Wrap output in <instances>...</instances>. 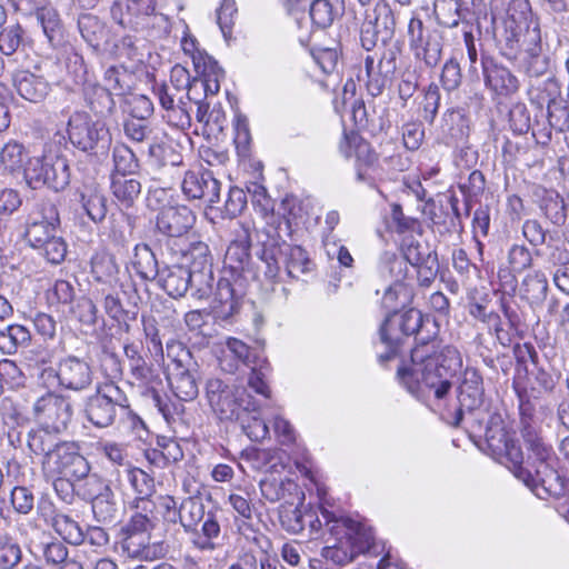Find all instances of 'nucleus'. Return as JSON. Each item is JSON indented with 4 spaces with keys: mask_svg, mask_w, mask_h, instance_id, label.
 Here are the masks:
<instances>
[{
    "mask_svg": "<svg viewBox=\"0 0 569 569\" xmlns=\"http://www.w3.org/2000/svg\"><path fill=\"white\" fill-rule=\"evenodd\" d=\"M159 286L172 298L183 297L190 288V270L183 264L166 266L158 277Z\"/></svg>",
    "mask_w": 569,
    "mask_h": 569,
    "instance_id": "nucleus-30",
    "label": "nucleus"
},
{
    "mask_svg": "<svg viewBox=\"0 0 569 569\" xmlns=\"http://www.w3.org/2000/svg\"><path fill=\"white\" fill-rule=\"evenodd\" d=\"M259 409V402L254 410H244V408H242V412H239V417L233 419L240 422L242 430L252 441H261L269 435V427L260 417Z\"/></svg>",
    "mask_w": 569,
    "mask_h": 569,
    "instance_id": "nucleus-40",
    "label": "nucleus"
},
{
    "mask_svg": "<svg viewBox=\"0 0 569 569\" xmlns=\"http://www.w3.org/2000/svg\"><path fill=\"white\" fill-rule=\"evenodd\" d=\"M220 532L221 528L216 515L209 511L203 518L201 533L196 529V532H192L194 537L191 539V542L200 551H212L217 546L214 539L220 536Z\"/></svg>",
    "mask_w": 569,
    "mask_h": 569,
    "instance_id": "nucleus-39",
    "label": "nucleus"
},
{
    "mask_svg": "<svg viewBox=\"0 0 569 569\" xmlns=\"http://www.w3.org/2000/svg\"><path fill=\"white\" fill-rule=\"evenodd\" d=\"M38 20L41 21L48 44L53 50L59 49L63 44L64 37L58 11L53 7L41 6L38 8Z\"/></svg>",
    "mask_w": 569,
    "mask_h": 569,
    "instance_id": "nucleus-34",
    "label": "nucleus"
},
{
    "mask_svg": "<svg viewBox=\"0 0 569 569\" xmlns=\"http://www.w3.org/2000/svg\"><path fill=\"white\" fill-rule=\"evenodd\" d=\"M130 76L126 70L110 67L104 72V86H102V89H107L112 96H122L130 87L128 82Z\"/></svg>",
    "mask_w": 569,
    "mask_h": 569,
    "instance_id": "nucleus-55",
    "label": "nucleus"
},
{
    "mask_svg": "<svg viewBox=\"0 0 569 569\" xmlns=\"http://www.w3.org/2000/svg\"><path fill=\"white\" fill-rule=\"evenodd\" d=\"M330 0H315L310 6V18L312 24L326 29L330 27L335 19L341 13L340 7Z\"/></svg>",
    "mask_w": 569,
    "mask_h": 569,
    "instance_id": "nucleus-45",
    "label": "nucleus"
},
{
    "mask_svg": "<svg viewBox=\"0 0 569 569\" xmlns=\"http://www.w3.org/2000/svg\"><path fill=\"white\" fill-rule=\"evenodd\" d=\"M206 516L204 503L199 497H189L179 507V522L188 533L196 532V528Z\"/></svg>",
    "mask_w": 569,
    "mask_h": 569,
    "instance_id": "nucleus-38",
    "label": "nucleus"
},
{
    "mask_svg": "<svg viewBox=\"0 0 569 569\" xmlns=\"http://www.w3.org/2000/svg\"><path fill=\"white\" fill-rule=\"evenodd\" d=\"M481 67L485 84L492 92L507 97L518 91L519 81L507 67L487 56L481 57Z\"/></svg>",
    "mask_w": 569,
    "mask_h": 569,
    "instance_id": "nucleus-23",
    "label": "nucleus"
},
{
    "mask_svg": "<svg viewBox=\"0 0 569 569\" xmlns=\"http://www.w3.org/2000/svg\"><path fill=\"white\" fill-rule=\"evenodd\" d=\"M409 47L415 59L426 68H436L442 59L443 37L440 31L425 30L423 22L412 17L408 24Z\"/></svg>",
    "mask_w": 569,
    "mask_h": 569,
    "instance_id": "nucleus-12",
    "label": "nucleus"
},
{
    "mask_svg": "<svg viewBox=\"0 0 569 569\" xmlns=\"http://www.w3.org/2000/svg\"><path fill=\"white\" fill-rule=\"evenodd\" d=\"M409 367L398 369L400 382L417 398L433 396L442 400L451 389V378L462 369L460 351L446 346L437 353L435 341L423 342L411 350Z\"/></svg>",
    "mask_w": 569,
    "mask_h": 569,
    "instance_id": "nucleus-2",
    "label": "nucleus"
},
{
    "mask_svg": "<svg viewBox=\"0 0 569 569\" xmlns=\"http://www.w3.org/2000/svg\"><path fill=\"white\" fill-rule=\"evenodd\" d=\"M540 209L551 223L563 224L567 218V210L563 198L553 190H545L540 200Z\"/></svg>",
    "mask_w": 569,
    "mask_h": 569,
    "instance_id": "nucleus-44",
    "label": "nucleus"
},
{
    "mask_svg": "<svg viewBox=\"0 0 569 569\" xmlns=\"http://www.w3.org/2000/svg\"><path fill=\"white\" fill-rule=\"evenodd\" d=\"M30 331L21 325H12L6 331H0V349L4 353H12L19 346L30 342Z\"/></svg>",
    "mask_w": 569,
    "mask_h": 569,
    "instance_id": "nucleus-50",
    "label": "nucleus"
},
{
    "mask_svg": "<svg viewBox=\"0 0 569 569\" xmlns=\"http://www.w3.org/2000/svg\"><path fill=\"white\" fill-rule=\"evenodd\" d=\"M508 263L512 272H522L532 264V256L523 244L515 243L508 250Z\"/></svg>",
    "mask_w": 569,
    "mask_h": 569,
    "instance_id": "nucleus-64",
    "label": "nucleus"
},
{
    "mask_svg": "<svg viewBox=\"0 0 569 569\" xmlns=\"http://www.w3.org/2000/svg\"><path fill=\"white\" fill-rule=\"evenodd\" d=\"M57 391L43 388L38 379V428L48 435L63 431L71 418L70 403Z\"/></svg>",
    "mask_w": 569,
    "mask_h": 569,
    "instance_id": "nucleus-11",
    "label": "nucleus"
},
{
    "mask_svg": "<svg viewBox=\"0 0 569 569\" xmlns=\"http://www.w3.org/2000/svg\"><path fill=\"white\" fill-rule=\"evenodd\" d=\"M417 271V281L420 287H430L437 278L439 261L437 252H428L425 261L413 267Z\"/></svg>",
    "mask_w": 569,
    "mask_h": 569,
    "instance_id": "nucleus-58",
    "label": "nucleus"
},
{
    "mask_svg": "<svg viewBox=\"0 0 569 569\" xmlns=\"http://www.w3.org/2000/svg\"><path fill=\"white\" fill-rule=\"evenodd\" d=\"M296 505H281L279 508V521L281 528L291 535L300 533L305 529L306 511L303 512L299 506Z\"/></svg>",
    "mask_w": 569,
    "mask_h": 569,
    "instance_id": "nucleus-47",
    "label": "nucleus"
},
{
    "mask_svg": "<svg viewBox=\"0 0 569 569\" xmlns=\"http://www.w3.org/2000/svg\"><path fill=\"white\" fill-rule=\"evenodd\" d=\"M38 335H41L44 340L49 339L52 342L51 345H48L46 356H40L41 352L38 350V365L41 363L42 366H46L51 362V357L57 348L56 321L52 316L38 313Z\"/></svg>",
    "mask_w": 569,
    "mask_h": 569,
    "instance_id": "nucleus-53",
    "label": "nucleus"
},
{
    "mask_svg": "<svg viewBox=\"0 0 569 569\" xmlns=\"http://www.w3.org/2000/svg\"><path fill=\"white\" fill-rule=\"evenodd\" d=\"M246 286V281L223 272L216 286L213 284L209 298L216 318L227 320L238 311Z\"/></svg>",
    "mask_w": 569,
    "mask_h": 569,
    "instance_id": "nucleus-17",
    "label": "nucleus"
},
{
    "mask_svg": "<svg viewBox=\"0 0 569 569\" xmlns=\"http://www.w3.org/2000/svg\"><path fill=\"white\" fill-rule=\"evenodd\" d=\"M128 112L131 118L148 120L153 113V103L144 94H131L126 100Z\"/></svg>",
    "mask_w": 569,
    "mask_h": 569,
    "instance_id": "nucleus-62",
    "label": "nucleus"
},
{
    "mask_svg": "<svg viewBox=\"0 0 569 569\" xmlns=\"http://www.w3.org/2000/svg\"><path fill=\"white\" fill-rule=\"evenodd\" d=\"M148 153L159 166L178 167L182 164L183 158L169 142L159 141L149 146Z\"/></svg>",
    "mask_w": 569,
    "mask_h": 569,
    "instance_id": "nucleus-51",
    "label": "nucleus"
},
{
    "mask_svg": "<svg viewBox=\"0 0 569 569\" xmlns=\"http://www.w3.org/2000/svg\"><path fill=\"white\" fill-rule=\"evenodd\" d=\"M204 397L212 412L221 421H231L239 417L242 408L254 410L258 407V401L251 395L246 393V390L229 380L220 378H209L207 380Z\"/></svg>",
    "mask_w": 569,
    "mask_h": 569,
    "instance_id": "nucleus-7",
    "label": "nucleus"
},
{
    "mask_svg": "<svg viewBox=\"0 0 569 569\" xmlns=\"http://www.w3.org/2000/svg\"><path fill=\"white\" fill-rule=\"evenodd\" d=\"M60 218L52 201L42 204L41 219L38 218V243H41L42 254L48 262L60 263L67 253V244L58 233Z\"/></svg>",
    "mask_w": 569,
    "mask_h": 569,
    "instance_id": "nucleus-13",
    "label": "nucleus"
},
{
    "mask_svg": "<svg viewBox=\"0 0 569 569\" xmlns=\"http://www.w3.org/2000/svg\"><path fill=\"white\" fill-rule=\"evenodd\" d=\"M457 402L452 410L448 408L441 412V417L447 423L458 427L465 421L473 432L486 430L491 425V421L488 426L486 425L489 413L483 408V397L458 393Z\"/></svg>",
    "mask_w": 569,
    "mask_h": 569,
    "instance_id": "nucleus-16",
    "label": "nucleus"
},
{
    "mask_svg": "<svg viewBox=\"0 0 569 569\" xmlns=\"http://www.w3.org/2000/svg\"><path fill=\"white\" fill-rule=\"evenodd\" d=\"M69 167L66 159L57 154L44 156L38 170V180H42L54 192L63 190L69 184Z\"/></svg>",
    "mask_w": 569,
    "mask_h": 569,
    "instance_id": "nucleus-28",
    "label": "nucleus"
},
{
    "mask_svg": "<svg viewBox=\"0 0 569 569\" xmlns=\"http://www.w3.org/2000/svg\"><path fill=\"white\" fill-rule=\"evenodd\" d=\"M118 543L123 555L139 561L159 560L169 552V545L166 541L152 542L151 536L119 532Z\"/></svg>",
    "mask_w": 569,
    "mask_h": 569,
    "instance_id": "nucleus-20",
    "label": "nucleus"
},
{
    "mask_svg": "<svg viewBox=\"0 0 569 569\" xmlns=\"http://www.w3.org/2000/svg\"><path fill=\"white\" fill-rule=\"evenodd\" d=\"M86 101L90 110L101 118L110 116L116 108L113 96L98 84L86 89Z\"/></svg>",
    "mask_w": 569,
    "mask_h": 569,
    "instance_id": "nucleus-42",
    "label": "nucleus"
},
{
    "mask_svg": "<svg viewBox=\"0 0 569 569\" xmlns=\"http://www.w3.org/2000/svg\"><path fill=\"white\" fill-rule=\"evenodd\" d=\"M191 101L187 99H179V102L174 107L166 110L163 118L167 122L181 130L189 129L191 126Z\"/></svg>",
    "mask_w": 569,
    "mask_h": 569,
    "instance_id": "nucleus-56",
    "label": "nucleus"
},
{
    "mask_svg": "<svg viewBox=\"0 0 569 569\" xmlns=\"http://www.w3.org/2000/svg\"><path fill=\"white\" fill-rule=\"evenodd\" d=\"M423 323V316L418 309L411 308L401 315H389L379 329L381 341L388 351L380 355L381 361L392 358L397 351L401 336H411L419 331Z\"/></svg>",
    "mask_w": 569,
    "mask_h": 569,
    "instance_id": "nucleus-14",
    "label": "nucleus"
},
{
    "mask_svg": "<svg viewBox=\"0 0 569 569\" xmlns=\"http://www.w3.org/2000/svg\"><path fill=\"white\" fill-rule=\"evenodd\" d=\"M182 259L189 263V270L212 268L210 250L202 241H191L180 248Z\"/></svg>",
    "mask_w": 569,
    "mask_h": 569,
    "instance_id": "nucleus-41",
    "label": "nucleus"
},
{
    "mask_svg": "<svg viewBox=\"0 0 569 569\" xmlns=\"http://www.w3.org/2000/svg\"><path fill=\"white\" fill-rule=\"evenodd\" d=\"M113 170L111 174L134 176L139 161L134 152L126 144L118 143L112 149Z\"/></svg>",
    "mask_w": 569,
    "mask_h": 569,
    "instance_id": "nucleus-43",
    "label": "nucleus"
},
{
    "mask_svg": "<svg viewBox=\"0 0 569 569\" xmlns=\"http://www.w3.org/2000/svg\"><path fill=\"white\" fill-rule=\"evenodd\" d=\"M13 84L21 98L36 101V76L29 70H19L14 73Z\"/></svg>",
    "mask_w": 569,
    "mask_h": 569,
    "instance_id": "nucleus-63",
    "label": "nucleus"
},
{
    "mask_svg": "<svg viewBox=\"0 0 569 569\" xmlns=\"http://www.w3.org/2000/svg\"><path fill=\"white\" fill-rule=\"evenodd\" d=\"M399 53L400 49L397 46H390L383 50L378 60L372 54H367L363 59V66L359 68L357 79L371 97L382 94L393 78Z\"/></svg>",
    "mask_w": 569,
    "mask_h": 569,
    "instance_id": "nucleus-9",
    "label": "nucleus"
},
{
    "mask_svg": "<svg viewBox=\"0 0 569 569\" xmlns=\"http://www.w3.org/2000/svg\"><path fill=\"white\" fill-rule=\"evenodd\" d=\"M202 59L201 57L198 58V61ZM196 72L200 77L194 78V88L200 89L204 92V97L207 96H214L220 90V80L223 79L224 72L223 70L218 66V62L213 59L210 61V63L203 64V62H197V70Z\"/></svg>",
    "mask_w": 569,
    "mask_h": 569,
    "instance_id": "nucleus-35",
    "label": "nucleus"
},
{
    "mask_svg": "<svg viewBox=\"0 0 569 569\" xmlns=\"http://www.w3.org/2000/svg\"><path fill=\"white\" fill-rule=\"evenodd\" d=\"M247 192L239 187H231L224 201L222 213L226 218H236L247 207Z\"/></svg>",
    "mask_w": 569,
    "mask_h": 569,
    "instance_id": "nucleus-59",
    "label": "nucleus"
},
{
    "mask_svg": "<svg viewBox=\"0 0 569 569\" xmlns=\"http://www.w3.org/2000/svg\"><path fill=\"white\" fill-rule=\"evenodd\" d=\"M529 359L537 365L538 353L528 343L523 345ZM562 373L559 369L548 366H535L528 372L526 381L513 380V389L519 402L520 415H535L537 402L543 401L547 406H556L562 397Z\"/></svg>",
    "mask_w": 569,
    "mask_h": 569,
    "instance_id": "nucleus-4",
    "label": "nucleus"
},
{
    "mask_svg": "<svg viewBox=\"0 0 569 569\" xmlns=\"http://www.w3.org/2000/svg\"><path fill=\"white\" fill-rule=\"evenodd\" d=\"M237 6L234 0H223L217 10V22L226 40L231 38Z\"/></svg>",
    "mask_w": 569,
    "mask_h": 569,
    "instance_id": "nucleus-61",
    "label": "nucleus"
},
{
    "mask_svg": "<svg viewBox=\"0 0 569 569\" xmlns=\"http://www.w3.org/2000/svg\"><path fill=\"white\" fill-rule=\"evenodd\" d=\"M196 216L186 206L168 207L162 209L157 217V229L173 242H184L181 237L192 228Z\"/></svg>",
    "mask_w": 569,
    "mask_h": 569,
    "instance_id": "nucleus-21",
    "label": "nucleus"
},
{
    "mask_svg": "<svg viewBox=\"0 0 569 569\" xmlns=\"http://www.w3.org/2000/svg\"><path fill=\"white\" fill-rule=\"evenodd\" d=\"M546 96L538 97L539 103H547L548 121L551 128L557 131L563 132L569 130V108L558 101L557 97L560 94L557 82L548 79L543 82Z\"/></svg>",
    "mask_w": 569,
    "mask_h": 569,
    "instance_id": "nucleus-25",
    "label": "nucleus"
},
{
    "mask_svg": "<svg viewBox=\"0 0 569 569\" xmlns=\"http://www.w3.org/2000/svg\"><path fill=\"white\" fill-rule=\"evenodd\" d=\"M320 516L315 511H306L309 520L310 535L318 533L325 525L329 537L321 549V557L336 566H346L359 555L371 552L375 547V536L371 528L355 521L349 517L330 510L322 503L319 507Z\"/></svg>",
    "mask_w": 569,
    "mask_h": 569,
    "instance_id": "nucleus-3",
    "label": "nucleus"
},
{
    "mask_svg": "<svg viewBox=\"0 0 569 569\" xmlns=\"http://www.w3.org/2000/svg\"><path fill=\"white\" fill-rule=\"evenodd\" d=\"M441 131L447 144H459L469 136V124L462 110H447L442 117Z\"/></svg>",
    "mask_w": 569,
    "mask_h": 569,
    "instance_id": "nucleus-32",
    "label": "nucleus"
},
{
    "mask_svg": "<svg viewBox=\"0 0 569 569\" xmlns=\"http://www.w3.org/2000/svg\"><path fill=\"white\" fill-rule=\"evenodd\" d=\"M181 189L189 199L201 200L207 207L212 208L220 200L221 182L211 171L189 170L184 173Z\"/></svg>",
    "mask_w": 569,
    "mask_h": 569,
    "instance_id": "nucleus-19",
    "label": "nucleus"
},
{
    "mask_svg": "<svg viewBox=\"0 0 569 569\" xmlns=\"http://www.w3.org/2000/svg\"><path fill=\"white\" fill-rule=\"evenodd\" d=\"M167 86L183 93L189 101H199V97L192 96L193 91H196L194 79L191 80L189 71L180 64L171 69L170 83Z\"/></svg>",
    "mask_w": 569,
    "mask_h": 569,
    "instance_id": "nucleus-54",
    "label": "nucleus"
},
{
    "mask_svg": "<svg viewBox=\"0 0 569 569\" xmlns=\"http://www.w3.org/2000/svg\"><path fill=\"white\" fill-rule=\"evenodd\" d=\"M408 299L409 296L406 288L401 283H396L386 289L381 299V306L387 310V316H396L398 313V309L403 307Z\"/></svg>",
    "mask_w": 569,
    "mask_h": 569,
    "instance_id": "nucleus-57",
    "label": "nucleus"
},
{
    "mask_svg": "<svg viewBox=\"0 0 569 569\" xmlns=\"http://www.w3.org/2000/svg\"><path fill=\"white\" fill-rule=\"evenodd\" d=\"M259 269L263 278L276 283L281 281V267L290 279H299L301 274L310 273L315 264L307 251L300 246H291L273 230L267 232V239L262 241L259 253Z\"/></svg>",
    "mask_w": 569,
    "mask_h": 569,
    "instance_id": "nucleus-5",
    "label": "nucleus"
},
{
    "mask_svg": "<svg viewBox=\"0 0 569 569\" xmlns=\"http://www.w3.org/2000/svg\"><path fill=\"white\" fill-rule=\"evenodd\" d=\"M112 498L113 493L110 489L109 495L103 493L91 501L92 512L99 522H110L114 519L117 508Z\"/></svg>",
    "mask_w": 569,
    "mask_h": 569,
    "instance_id": "nucleus-60",
    "label": "nucleus"
},
{
    "mask_svg": "<svg viewBox=\"0 0 569 569\" xmlns=\"http://www.w3.org/2000/svg\"><path fill=\"white\" fill-rule=\"evenodd\" d=\"M249 246L239 241L231 242L224 254L223 272L248 282L249 278H257V274L249 268Z\"/></svg>",
    "mask_w": 569,
    "mask_h": 569,
    "instance_id": "nucleus-27",
    "label": "nucleus"
},
{
    "mask_svg": "<svg viewBox=\"0 0 569 569\" xmlns=\"http://www.w3.org/2000/svg\"><path fill=\"white\" fill-rule=\"evenodd\" d=\"M77 493L84 500L92 501L93 499L109 495L110 487L97 473H88L86 477L78 480Z\"/></svg>",
    "mask_w": 569,
    "mask_h": 569,
    "instance_id": "nucleus-52",
    "label": "nucleus"
},
{
    "mask_svg": "<svg viewBox=\"0 0 569 569\" xmlns=\"http://www.w3.org/2000/svg\"><path fill=\"white\" fill-rule=\"evenodd\" d=\"M259 487L262 497L269 502L282 501L281 505L303 503L305 493L292 479L270 475L260 481Z\"/></svg>",
    "mask_w": 569,
    "mask_h": 569,
    "instance_id": "nucleus-22",
    "label": "nucleus"
},
{
    "mask_svg": "<svg viewBox=\"0 0 569 569\" xmlns=\"http://www.w3.org/2000/svg\"><path fill=\"white\" fill-rule=\"evenodd\" d=\"M529 38L541 42V31L528 0H512L503 20V31L499 39L500 53L508 60H517L523 50L531 47Z\"/></svg>",
    "mask_w": 569,
    "mask_h": 569,
    "instance_id": "nucleus-6",
    "label": "nucleus"
},
{
    "mask_svg": "<svg viewBox=\"0 0 569 569\" xmlns=\"http://www.w3.org/2000/svg\"><path fill=\"white\" fill-rule=\"evenodd\" d=\"M39 509L44 523L52 527L63 540L76 546L84 541V533L79 525L70 517L58 513L51 502L42 499Z\"/></svg>",
    "mask_w": 569,
    "mask_h": 569,
    "instance_id": "nucleus-24",
    "label": "nucleus"
},
{
    "mask_svg": "<svg viewBox=\"0 0 569 569\" xmlns=\"http://www.w3.org/2000/svg\"><path fill=\"white\" fill-rule=\"evenodd\" d=\"M549 292L548 278L541 270L528 272L520 282L519 297L532 311L540 309Z\"/></svg>",
    "mask_w": 569,
    "mask_h": 569,
    "instance_id": "nucleus-26",
    "label": "nucleus"
},
{
    "mask_svg": "<svg viewBox=\"0 0 569 569\" xmlns=\"http://www.w3.org/2000/svg\"><path fill=\"white\" fill-rule=\"evenodd\" d=\"M214 284L213 271L210 269L190 270V292L198 300L209 299Z\"/></svg>",
    "mask_w": 569,
    "mask_h": 569,
    "instance_id": "nucleus-48",
    "label": "nucleus"
},
{
    "mask_svg": "<svg viewBox=\"0 0 569 569\" xmlns=\"http://www.w3.org/2000/svg\"><path fill=\"white\" fill-rule=\"evenodd\" d=\"M127 479L141 501L151 497L154 492V480L146 471L139 468H127Z\"/></svg>",
    "mask_w": 569,
    "mask_h": 569,
    "instance_id": "nucleus-49",
    "label": "nucleus"
},
{
    "mask_svg": "<svg viewBox=\"0 0 569 569\" xmlns=\"http://www.w3.org/2000/svg\"><path fill=\"white\" fill-rule=\"evenodd\" d=\"M170 388L174 396L182 401H191L199 393L198 383L193 373L184 369L179 361L176 371L168 377Z\"/></svg>",
    "mask_w": 569,
    "mask_h": 569,
    "instance_id": "nucleus-33",
    "label": "nucleus"
},
{
    "mask_svg": "<svg viewBox=\"0 0 569 569\" xmlns=\"http://www.w3.org/2000/svg\"><path fill=\"white\" fill-rule=\"evenodd\" d=\"M395 29V12L386 2H378L371 11H366V18L360 29L361 46L370 51L379 41L385 43L390 40Z\"/></svg>",
    "mask_w": 569,
    "mask_h": 569,
    "instance_id": "nucleus-15",
    "label": "nucleus"
},
{
    "mask_svg": "<svg viewBox=\"0 0 569 569\" xmlns=\"http://www.w3.org/2000/svg\"><path fill=\"white\" fill-rule=\"evenodd\" d=\"M132 267L136 273L144 281L158 279L161 272L153 251L146 243H139L134 247Z\"/></svg>",
    "mask_w": 569,
    "mask_h": 569,
    "instance_id": "nucleus-36",
    "label": "nucleus"
},
{
    "mask_svg": "<svg viewBox=\"0 0 569 569\" xmlns=\"http://www.w3.org/2000/svg\"><path fill=\"white\" fill-rule=\"evenodd\" d=\"M43 388L82 390L92 381V372L90 366L77 358L68 357L59 362L58 369L53 367H43L38 375Z\"/></svg>",
    "mask_w": 569,
    "mask_h": 569,
    "instance_id": "nucleus-10",
    "label": "nucleus"
},
{
    "mask_svg": "<svg viewBox=\"0 0 569 569\" xmlns=\"http://www.w3.org/2000/svg\"><path fill=\"white\" fill-rule=\"evenodd\" d=\"M110 189L120 206L129 208L141 193V182L134 176L111 174Z\"/></svg>",
    "mask_w": 569,
    "mask_h": 569,
    "instance_id": "nucleus-31",
    "label": "nucleus"
},
{
    "mask_svg": "<svg viewBox=\"0 0 569 569\" xmlns=\"http://www.w3.org/2000/svg\"><path fill=\"white\" fill-rule=\"evenodd\" d=\"M537 39L529 38L530 48L521 53V67L529 77H541L549 69V59L542 53L541 42H535Z\"/></svg>",
    "mask_w": 569,
    "mask_h": 569,
    "instance_id": "nucleus-37",
    "label": "nucleus"
},
{
    "mask_svg": "<svg viewBox=\"0 0 569 569\" xmlns=\"http://www.w3.org/2000/svg\"><path fill=\"white\" fill-rule=\"evenodd\" d=\"M535 415H520V431L529 452L523 467V452L518 441L505 429L499 418H492L486 429V450L496 461L505 465L539 499H559L569 491L567 480L556 469L552 446L541 435Z\"/></svg>",
    "mask_w": 569,
    "mask_h": 569,
    "instance_id": "nucleus-1",
    "label": "nucleus"
},
{
    "mask_svg": "<svg viewBox=\"0 0 569 569\" xmlns=\"http://www.w3.org/2000/svg\"><path fill=\"white\" fill-rule=\"evenodd\" d=\"M129 409V400L126 393L113 382L99 387L97 392L90 396L86 403L88 420L99 428L111 426L119 412Z\"/></svg>",
    "mask_w": 569,
    "mask_h": 569,
    "instance_id": "nucleus-8",
    "label": "nucleus"
},
{
    "mask_svg": "<svg viewBox=\"0 0 569 569\" xmlns=\"http://www.w3.org/2000/svg\"><path fill=\"white\" fill-rule=\"evenodd\" d=\"M68 133L70 141L82 151H91L101 142L103 144L110 141L109 130L101 120L92 121L84 113H76L68 123Z\"/></svg>",
    "mask_w": 569,
    "mask_h": 569,
    "instance_id": "nucleus-18",
    "label": "nucleus"
},
{
    "mask_svg": "<svg viewBox=\"0 0 569 569\" xmlns=\"http://www.w3.org/2000/svg\"><path fill=\"white\" fill-rule=\"evenodd\" d=\"M82 208L93 222H100L107 214V199L103 193L86 187L81 193Z\"/></svg>",
    "mask_w": 569,
    "mask_h": 569,
    "instance_id": "nucleus-46",
    "label": "nucleus"
},
{
    "mask_svg": "<svg viewBox=\"0 0 569 569\" xmlns=\"http://www.w3.org/2000/svg\"><path fill=\"white\" fill-rule=\"evenodd\" d=\"M76 445L70 442H58L52 449L46 450L44 442L41 441V449L44 451L42 460V472L44 478L62 476L68 468L71 453L76 450Z\"/></svg>",
    "mask_w": 569,
    "mask_h": 569,
    "instance_id": "nucleus-29",
    "label": "nucleus"
}]
</instances>
